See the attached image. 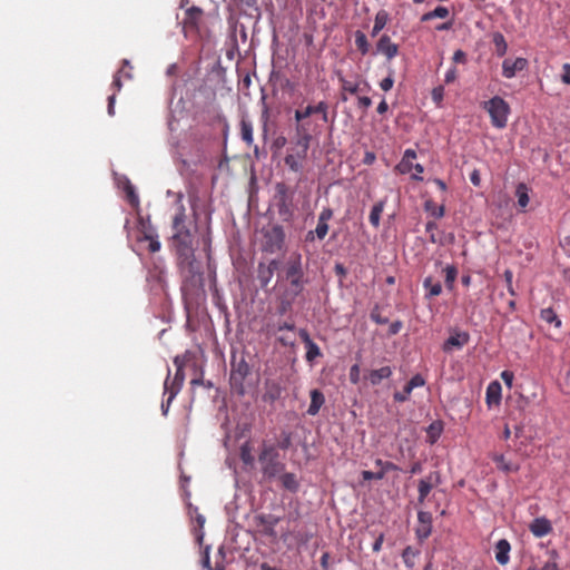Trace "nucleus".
<instances>
[{
    "label": "nucleus",
    "mask_w": 570,
    "mask_h": 570,
    "mask_svg": "<svg viewBox=\"0 0 570 570\" xmlns=\"http://www.w3.org/2000/svg\"><path fill=\"white\" fill-rule=\"evenodd\" d=\"M186 210L184 205H179L174 219V240L180 261V268L185 276L184 288L187 286H202L203 274L195 261L193 252V235L186 226Z\"/></svg>",
    "instance_id": "nucleus-1"
},
{
    "label": "nucleus",
    "mask_w": 570,
    "mask_h": 570,
    "mask_svg": "<svg viewBox=\"0 0 570 570\" xmlns=\"http://www.w3.org/2000/svg\"><path fill=\"white\" fill-rule=\"evenodd\" d=\"M258 463L263 476L267 480L276 479L286 468L285 463L281 460L277 446L268 440H263L261 443Z\"/></svg>",
    "instance_id": "nucleus-2"
},
{
    "label": "nucleus",
    "mask_w": 570,
    "mask_h": 570,
    "mask_svg": "<svg viewBox=\"0 0 570 570\" xmlns=\"http://www.w3.org/2000/svg\"><path fill=\"white\" fill-rule=\"evenodd\" d=\"M296 135L298 150L295 154L286 155L284 158L285 165L295 173L302 169V160L306 158L312 141V135L305 124L296 126Z\"/></svg>",
    "instance_id": "nucleus-3"
},
{
    "label": "nucleus",
    "mask_w": 570,
    "mask_h": 570,
    "mask_svg": "<svg viewBox=\"0 0 570 570\" xmlns=\"http://www.w3.org/2000/svg\"><path fill=\"white\" fill-rule=\"evenodd\" d=\"M274 202L279 218L283 222H291L294 215L293 191L285 183L279 181L275 185Z\"/></svg>",
    "instance_id": "nucleus-4"
},
{
    "label": "nucleus",
    "mask_w": 570,
    "mask_h": 570,
    "mask_svg": "<svg viewBox=\"0 0 570 570\" xmlns=\"http://www.w3.org/2000/svg\"><path fill=\"white\" fill-rule=\"evenodd\" d=\"M482 107L488 111L493 127L502 129L507 126L510 106L503 98L495 96L488 101H483Z\"/></svg>",
    "instance_id": "nucleus-5"
},
{
    "label": "nucleus",
    "mask_w": 570,
    "mask_h": 570,
    "mask_svg": "<svg viewBox=\"0 0 570 570\" xmlns=\"http://www.w3.org/2000/svg\"><path fill=\"white\" fill-rule=\"evenodd\" d=\"M250 373L248 363L242 357L239 361H232L229 375L230 389L234 393L243 396L246 393L245 380Z\"/></svg>",
    "instance_id": "nucleus-6"
},
{
    "label": "nucleus",
    "mask_w": 570,
    "mask_h": 570,
    "mask_svg": "<svg viewBox=\"0 0 570 570\" xmlns=\"http://www.w3.org/2000/svg\"><path fill=\"white\" fill-rule=\"evenodd\" d=\"M314 114H320L324 122L328 121V105L326 101H320L317 105L312 106L308 105L305 108L296 109L294 114V118L297 121V125L305 124L309 129V124L305 121L308 117Z\"/></svg>",
    "instance_id": "nucleus-7"
},
{
    "label": "nucleus",
    "mask_w": 570,
    "mask_h": 570,
    "mask_svg": "<svg viewBox=\"0 0 570 570\" xmlns=\"http://www.w3.org/2000/svg\"><path fill=\"white\" fill-rule=\"evenodd\" d=\"M264 249L269 253L279 252L285 242V233L282 226L275 225L264 235Z\"/></svg>",
    "instance_id": "nucleus-8"
},
{
    "label": "nucleus",
    "mask_w": 570,
    "mask_h": 570,
    "mask_svg": "<svg viewBox=\"0 0 570 570\" xmlns=\"http://www.w3.org/2000/svg\"><path fill=\"white\" fill-rule=\"evenodd\" d=\"M279 518L274 514H257L254 517V523L261 529V532L269 538L275 539L277 533L275 531L276 524L279 522Z\"/></svg>",
    "instance_id": "nucleus-9"
},
{
    "label": "nucleus",
    "mask_w": 570,
    "mask_h": 570,
    "mask_svg": "<svg viewBox=\"0 0 570 570\" xmlns=\"http://www.w3.org/2000/svg\"><path fill=\"white\" fill-rule=\"evenodd\" d=\"M286 279L304 278V271L302 264V255L293 253L286 261L284 266Z\"/></svg>",
    "instance_id": "nucleus-10"
},
{
    "label": "nucleus",
    "mask_w": 570,
    "mask_h": 570,
    "mask_svg": "<svg viewBox=\"0 0 570 570\" xmlns=\"http://www.w3.org/2000/svg\"><path fill=\"white\" fill-rule=\"evenodd\" d=\"M529 62L525 58L518 57L515 59L507 58L502 62V76L507 79L515 77L518 72L525 70Z\"/></svg>",
    "instance_id": "nucleus-11"
},
{
    "label": "nucleus",
    "mask_w": 570,
    "mask_h": 570,
    "mask_svg": "<svg viewBox=\"0 0 570 570\" xmlns=\"http://www.w3.org/2000/svg\"><path fill=\"white\" fill-rule=\"evenodd\" d=\"M277 267H278V262L276 259H272L268 264H265V263L258 264L257 279H258L262 288H265L269 284Z\"/></svg>",
    "instance_id": "nucleus-12"
},
{
    "label": "nucleus",
    "mask_w": 570,
    "mask_h": 570,
    "mask_svg": "<svg viewBox=\"0 0 570 570\" xmlns=\"http://www.w3.org/2000/svg\"><path fill=\"white\" fill-rule=\"evenodd\" d=\"M470 336L466 332H455L444 342L443 351L450 353L453 350H461L465 344H468Z\"/></svg>",
    "instance_id": "nucleus-13"
},
{
    "label": "nucleus",
    "mask_w": 570,
    "mask_h": 570,
    "mask_svg": "<svg viewBox=\"0 0 570 570\" xmlns=\"http://www.w3.org/2000/svg\"><path fill=\"white\" fill-rule=\"evenodd\" d=\"M376 49L380 53L386 56L387 59H393L399 53V46L392 42L387 35H383L379 39Z\"/></svg>",
    "instance_id": "nucleus-14"
},
{
    "label": "nucleus",
    "mask_w": 570,
    "mask_h": 570,
    "mask_svg": "<svg viewBox=\"0 0 570 570\" xmlns=\"http://www.w3.org/2000/svg\"><path fill=\"white\" fill-rule=\"evenodd\" d=\"M202 14L203 10L198 7H191L187 9L186 17L184 19V30L186 32L197 30Z\"/></svg>",
    "instance_id": "nucleus-15"
},
{
    "label": "nucleus",
    "mask_w": 570,
    "mask_h": 570,
    "mask_svg": "<svg viewBox=\"0 0 570 570\" xmlns=\"http://www.w3.org/2000/svg\"><path fill=\"white\" fill-rule=\"evenodd\" d=\"M433 480L436 482L440 480V475L438 472L430 473L428 476L421 479L419 481V502L423 503L434 487Z\"/></svg>",
    "instance_id": "nucleus-16"
},
{
    "label": "nucleus",
    "mask_w": 570,
    "mask_h": 570,
    "mask_svg": "<svg viewBox=\"0 0 570 570\" xmlns=\"http://www.w3.org/2000/svg\"><path fill=\"white\" fill-rule=\"evenodd\" d=\"M529 529L534 537L542 538L552 531V525L546 518H535L530 523Z\"/></svg>",
    "instance_id": "nucleus-17"
},
{
    "label": "nucleus",
    "mask_w": 570,
    "mask_h": 570,
    "mask_svg": "<svg viewBox=\"0 0 570 570\" xmlns=\"http://www.w3.org/2000/svg\"><path fill=\"white\" fill-rule=\"evenodd\" d=\"M393 374L391 366H382L377 370H371L364 376L373 386L379 385L383 380L390 379Z\"/></svg>",
    "instance_id": "nucleus-18"
},
{
    "label": "nucleus",
    "mask_w": 570,
    "mask_h": 570,
    "mask_svg": "<svg viewBox=\"0 0 570 570\" xmlns=\"http://www.w3.org/2000/svg\"><path fill=\"white\" fill-rule=\"evenodd\" d=\"M502 387L498 381L491 382L485 392V401L489 407L499 405L501 402Z\"/></svg>",
    "instance_id": "nucleus-19"
},
{
    "label": "nucleus",
    "mask_w": 570,
    "mask_h": 570,
    "mask_svg": "<svg viewBox=\"0 0 570 570\" xmlns=\"http://www.w3.org/2000/svg\"><path fill=\"white\" fill-rule=\"evenodd\" d=\"M417 519L420 522V527L416 529V534L420 539H426L432 531V517L429 512L420 511L417 513Z\"/></svg>",
    "instance_id": "nucleus-20"
},
{
    "label": "nucleus",
    "mask_w": 570,
    "mask_h": 570,
    "mask_svg": "<svg viewBox=\"0 0 570 570\" xmlns=\"http://www.w3.org/2000/svg\"><path fill=\"white\" fill-rule=\"evenodd\" d=\"M282 387L275 381H267L265 383V391L263 393V401L267 403H274L276 400L281 397Z\"/></svg>",
    "instance_id": "nucleus-21"
},
{
    "label": "nucleus",
    "mask_w": 570,
    "mask_h": 570,
    "mask_svg": "<svg viewBox=\"0 0 570 570\" xmlns=\"http://www.w3.org/2000/svg\"><path fill=\"white\" fill-rule=\"evenodd\" d=\"M510 550H511V546L509 543L508 540L505 539H501L497 542L495 544V560L498 561V563L504 566L509 562L510 560Z\"/></svg>",
    "instance_id": "nucleus-22"
},
{
    "label": "nucleus",
    "mask_w": 570,
    "mask_h": 570,
    "mask_svg": "<svg viewBox=\"0 0 570 570\" xmlns=\"http://www.w3.org/2000/svg\"><path fill=\"white\" fill-rule=\"evenodd\" d=\"M276 478L279 480L282 487L285 490L293 492V493L298 491L299 482L294 473L284 471V472L279 473V475H277Z\"/></svg>",
    "instance_id": "nucleus-23"
},
{
    "label": "nucleus",
    "mask_w": 570,
    "mask_h": 570,
    "mask_svg": "<svg viewBox=\"0 0 570 570\" xmlns=\"http://www.w3.org/2000/svg\"><path fill=\"white\" fill-rule=\"evenodd\" d=\"M309 395H311V403L307 409V414L314 416L320 412L321 407L325 403V397H324V394L317 389L312 390Z\"/></svg>",
    "instance_id": "nucleus-24"
},
{
    "label": "nucleus",
    "mask_w": 570,
    "mask_h": 570,
    "mask_svg": "<svg viewBox=\"0 0 570 570\" xmlns=\"http://www.w3.org/2000/svg\"><path fill=\"white\" fill-rule=\"evenodd\" d=\"M239 126H240V137H242V140L244 142H246V145H248V146L253 145V142H254V134H253L254 129H253L252 121L248 118L243 117L240 119Z\"/></svg>",
    "instance_id": "nucleus-25"
},
{
    "label": "nucleus",
    "mask_w": 570,
    "mask_h": 570,
    "mask_svg": "<svg viewBox=\"0 0 570 570\" xmlns=\"http://www.w3.org/2000/svg\"><path fill=\"white\" fill-rule=\"evenodd\" d=\"M287 281L289 282V287L285 291L284 294L296 298L304 291L306 281L305 278H293Z\"/></svg>",
    "instance_id": "nucleus-26"
},
{
    "label": "nucleus",
    "mask_w": 570,
    "mask_h": 570,
    "mask_svg": "<svg viewBox=\"0 0 570 570\" xmlns=\"http://www.w3.org/2000/svg\"><path fill=\"white\" fill-rule=\"evenodd\" d=\"M239 458L240 461L246 466H253L255 463V458L253 455V449L249 442H245L239 448Z\"/></svg>",
    "instance_id": "nucleus-27"
},
{
    "label": "nucleus",
    "mask_w": 570,
    "mask_h": 570,
    "mask_svg": "<svg viewBox=\"0 0 570 570\" xmlns=\"http://www.w3.org/2000/svg\"><path fill=\"white\" fill-rule=\"evenodd\" d=\"M338 80L341 83V88L344 92H347L350 95H357L360 91L363 90V88H361L362 81H358V80L352 81L342 76L338 78Z\"/></svg>",
    "instance_id": "nucleus-28"
},
{
    "label": "nucleus",
    "mask_w": 570,
    "mask_h": 570,
    "mask_svg": "<svg viewBox=\"0 0 570 570\" xmlns=\"http://www.w3.org/2000/svg\"><path fill=\"white\" fill-rule=\"evenodd\" d=\"M385 207V200H379L371 209L368 219L373 227L377 228L381 222V215Z\"/></svg>",
    "instance_id": "nucleus-29"
},
{
    "label": "nucleus",
    "mask_w": 570,
    "mask_h": 570,
    "mask_svg": "<svg viewBox=\"0 0 570 570\" xmlns=\"http://www.w3.org/2000/svg\"><path fill=\"white\" fill-rule=\"evenodd\" d=\"M168 374H170V372H168ZM168 381H169V375H167V379H166V381L164 383L165 394L168 393L167 401L161 403V411H163L164 415H166L168 413L170 403L176 397V395L179 393V389H169V382Z\"/></svg>",
    "instance_id": "nucleus-30"
},
{
    "label": "nucleus",
    "mask_w": 570,
    "mask_h": 570,
    "mask_svg": "<svg viewBox=\"0 0 570 570\" xmlns=\"http://www.w3.org/2000/svg\"><path fill=\"white\" fill-rule=\"evenodd\" d=\"M492 460L497 464V468L505 473L515 472L519 470V466L508 462L503 454H494Z\"/></svg>",
    "instance_id": "nucleus-31"
},
{
    "label": "nucleus",
    "mask_w": 570,
    "mask_h": 570,
    "mask_svg": "<svg viewBox=\"0 0 570 570\" xmlns=\"http://www.w3.org/2000/svg\"><path fill=\"white\" fill-rule=\"evenodd\" d=\"M540 317L547 324L553 325L556 328H560L561 320L558 317L557 313L551 308H543L540 312Z\"/></svg>",
    "instance_id": "nucleus-32"
},
{
    "label": "nucleus",
    "mask_w": 570,
    "mask_h": 570,
    "mask_svg": "<svg viewBox=\"0 0 570 570\" xmlns=\"http://www.w3.org/2000/svg\"><path fill=\"white\" fill-rule=\"evenodd\" d=\"M327 233H328V224L317 220V226H316L315 230H309L306 234V240L313 242L315 237H317L318 239L322 240L325 238Z\"/></svg>",
    "instance_id": "nucleus-33"
},
{
    "label": "nucleus",
    "mask_w": 570,
    "mask_h": 570,
    "mask_svg": "<svg viewBox=\"0 0 570 570\" xmlns=\"http://www.w3.org/2000/svg\"><path fill=\"white\" fill-rule=\"evenodd\" d=\"M515 196L518 198V205L521 208V210H524L525 207L529 205L530 198H529V189L525 184H519L515 189Z\"/></svg>",
    "instance_id": "nucleus-34"
},
{
    "label": "nucleus",
    "mask_w": 570,
    "mask_h": 570,
    "mask_svg": "<svg viewBox=\"0 0 570 570\" xmlns=\"http://www.w3.org/2000/svg\"><path fill=\"white\" fill-rule=\"evenodd\" d=\"M495 53L499 57H503L508 51V43L505 41L504 36L501 32H495L492 38Z\"/></svg>",
    "instance_id": "nucleus-35"
},
{
    "label": "nucleus",
    "mask_w": 570,
    "mask_h": 570,
    "mask_svg": "<svg viewBox=\"0 0 570 570\" xmlns=\"http://www.w3.org/2000/svg\"><path fill=\"white\" fill-rule=\"evenodd\" d=\"M387 21L389 13L385 10H380L375 16L372 36H376L386 26Z\"/></svg>",
    "instance_id": "nucleus-36"
},
{
    "label": "nucleus",
    "mask_w": 570,
    "mask_h": 570,
    "mask_svg": "<svg viewBox=\"0 0 570 570\" xmlns=\"http://www.w3.org/2000/svg\"><path fill=\"white\" fill-rule=\"evenodd\" d=\"M296 298L291 297L288 295L283 294L279 298V303L277 305V313L279 315H285L292 309V306L294 304Z\"/></svg>",
    "instance_id": "nucleus-37"
},
{
    "label": "nucleus",
    "mask_w": 570,
    "mask_h": 570,
    "mask_svg": "<svg viewBox=\"0 0 570 570\" xmlns=\"http://www.w3.org/2000/svg\"><path fill=\"white\" fill-rule=\"evenodd\" d=\"M449 16V10L445 7H436L434 10L426 12L422 16V21H430L434 18L444 19Z\"/></svg>",
    "instance_id": "nucleus-38"
},
{
    "label": "nucleus",
    "mask_w": 570,
    "mask_h": 570,
    "mask_svg": "<svg viewBox=\"0 0 570 570\" xmlns=\"http://www.w3.org/2000/svg\"><path fill=\"white\" fill-rule=\"evenodd\" d=\"M355 46L363 56L366 55L370 50L367 38L362 31L355 32Z\"/></svg>",
    "instance_id": "nucleus-39"
},
{
    "label": "nucleus",
    "mask_w": 570,
    "mask_h": 570,
    "mask_svg": "<svg viewBox=\"0 0 570 570\" xmlns=\"http://www.w3.org/2000/svg\"><path fill=\"white\" fill-rule=\"evenodd\" d=\"M424 208L426 212L431 213L435 218L443 217L445 213V208L443 205L438 206L432 200H426L424 204Z\"/></svg>",
    "instance_id": "nucleus-40"
},
{
    "label": "nucleus",
    "mask_w": 570,
    "mask_h": 570,
    "mask_svg": "<svg viewBox=\"0 0 570 570\" xmlns=\"http://www.w3.org/2000/svg\"><path fill=\"white\" fill-rule=\"evenodd\" d=\"M305 348H306L305 358L309 363H313L315 361V358L322 356L321 348L318 347V345L315 342L308 344L307 346H305Z\"/></svg>",
    "instance_id": "nucleus-41"
},
{
    "label": "nucleus",
    "mask_w": 570,
    "mask_h": 570,
    "mask_svg": "<svg viewBox=\"0 0 570 570\" xmlns=\"http://www.w3.org/2000/svg\"><path fill=\"white\" fill-rule=\"evenodd\" d=\"M419 552L414 550L412 547H406L402 552V559L406 567L412 568L414 566V560Z\"/></svg>",
    "instance_id": "nucleus-42"
},
{
    "label": "nucleus",
    "mask_w": 570,
    "mask_h": 570,
    "mask_svg": "<svg viewBox=\"0 0 570 570\" xmlns=\"http://www.w3.org/2000/svg\"><path fill=\"white\" fill-rule=\"evenodd\" d=\"M442 432V424L440 422H433L428 429V436L430 443H435L440 438Z\"/></svg>",
    "instance_id": "nucleus-43"
},
{
    "label": "nucleus",
    "mask_w": 570,
    "mask_h": 570,
    "mask_svg": "<svg viewBox=\"0 0 570 570\" xmlns=\"http://www.w3.org/2000/svg\"><path fill=\"white\" fill-rule=\"evenodd\" d=\"M424 287L429 289L430 296H438L442 292V286L439 282L434 283L432 277H426L423 283Z\"/></svg>",
    "instance_id": "nucleus-44"
},
{
    "label": "nucleus",
    "mask_w": 570,
    "mask_h": 570,
    "mask_svg": "<svg viewBox=\"0 0 570 570\" xmlns=\"http://www.w3.org/2000/svg\"><path fill=\"white\" fill-rule=\"evenodd\" d=\"M444 273H445V285H446L448 288L451 289L453 287L454 282H455V278L458 276V269L453 265H448L444 268Z\"/></svg>",
    "instance_id": "nucleus-45"
},
{
    "label": "nucleus",
    "mask_w": 570,
    "mask_h": 570,
    "mask_svg": "<svg viewBox=\"0 0 570 570\" xmlns=\"http://www.w3.org/2000/svg\"><path fill=\"white\" fill-rule=\"evenodd\" d=\"M275 445L277 446V450H288L292 445V433L291 432H287V431H283L281 433V439L278 440L277 443H275Z\"/></svg>",
    "instance_id": "nucleus-46"
},
{
    "label": "nucleus",
    "mask_w": 570,
    "mask_h": 570,
    "mask_svg": "<svg viewBox=\"0 0 570 570\" xmlns=\"http://www.w3.org/2000/svg\"><path fill=\"white\" fill-rule=\"evenodd\" d=\"M406 392L409 390H414L415 387H421L425 385V380L421 374H415L406 384Z\"/></svg>",
    "instance_id": "nucleus-47"
},
{
    "label": "nucleus",
    "mask_w": 570,
    "mask_h": 570,
    "mask_svg": "<svg viewBox=\"0 0 570 570\" xmlns=\"http://www.w3.org/2000/svg\"><path fill=\"white\" fill-rule=\"evenodd\" d=\"M185 380L184 370L177 368L173 383L169 385V389H181Z\"/></svg>",
    "instance_id": "nucleus-48"
},
{
    "label": "nucleus",
    "mask_w": 570,
    "mask_h": 570,
    "mask_svg": "<svg viewBox=\"0 0 570 570\" xmlns=\"http://www.w3.org/2000/svg\"><path fill=\"white\" fill-rule=\"evenodd\" d=\"M431 95H432L433 101L438 106H440L441 102L443 101V97H444V87L443 86H438V87L433 88Z\"/></svg>",
    "instance_id": "nucleus-49"
},
{
    "label": "nucleus",
    "mask_w": 570,
    "mask_h": 570,
    "mask_svg": "<svg viewBox=\"0 0 570 570\" xmlns=\"http://www.w3.org/2000/svg\"><path fill=\"white\" fill-rule=\"evenodd\" d=\"M360 373H361V368H360L358 364H354L351 366L350 372H348V379H350L351 383L357 384L360 382Z\"/></svg>",
    "instance_id": "nucleus-50"
},
{
    "label": "nucleus",
    "mask_w": 570,
    "mask_h": 570,
    "mask_svg": "<svg viewBox=\"0 0 570 570\" xmlns=\"http://www.w3.org/2000/svg\"><path fill=\"white\" fill-rule=\"evenodd\" d=\"M411 393H412V390H409V391L406 392V385H405V386L403 387V391H401V392H399V391H397V392H395V393L393 394V399H394V401H395V402H397V403H403V402H405V401H407V400H409V397H410Z\"/></svg>",
    "instance_id": "nucleus-51"
},
{
    "label": "nucleus",
    "mask_w": 570,
    "mask_h": 570,
    "mask_svg": "<svg viewBox=\"0 0 570 570\" xmlns=\"http://www.w3.org/2000/svg\"><path fill=\"white\" fill-rule=\"evenodd\" d=\"M413 167L414 165L411 160L402 158V160L396 166V170L401 174H407Z\"/></svg>",
    "instance_id": "nucleus-52"
},
{
    "label": "nucleus",
    "mask_w": 570,
    "mask_h": 570,
    "mask_svg": "<svg viewBox=\"0 0 570 570\" xmlns=\"http://www.w3.org/2000/svg\"><path fill=\"white\" fill-rule=\"evenodd\" d=\"M362 478L365 481L381 480L384 478V472H372V471L365 470L362 472Z\"/></svg>",
    "instance_id": "nucleus-53"
},
{
    "label": "nucleus",
    "mask_w": 570,
    "mask_h": 570,
    "mask_svg": "<svg viewBox=\"0 0 570 570\" xmlns=\"http://www.w3.org/2000/svg\"><path fill=\"white\" fill-rule=\"evenodd\" d=\"M500 377L502 379V381L504 382V384L511 389L512 387V384H513V380H514V374L513 372L509 371V370H504L501 372L500 374Z\"/></svg>",
    "instance_id": "nucleus-54"
},
{
    "label": "nucleus",
    "mask_w": 570,
    "mask_h": 570,
    "mask_svg": "<svg viewBox=\"0 0 570 570\" xmlns=\"http://www.w3.org/2000/svg\"><path fill=\"white\" fill-rule=\"evenodd\" d=\"M394 79L392 75H389L386 78L382 79L380 82V88L383 91H390L393 88Z\"/></svg>",
    "instance_id": "nucleus-55"
},
{
    "label": "nucleus",
    "mask_w": 570,
    "mask_h": 570,
    "mask_svg": "<svg viewBox=\"0 0 570 570\" xmlns=\"http://www.w3.org/2000/svg\"><path fill=\"white\" fill-rule=\"evenodd\" d=\"M371 320L376 324H386L389 322L386 317L381 316L377 306L371 312Z\"/></svg>",
    "instance_id": "nucleus-56"
},
{
    "label": "nucleus",
    "mask_w": 570,
    "mask_h": 570,
    "mask_svg": "<svg viewBox=\"0 0 570 570\" xmlns=\"http://www.w3.org/2000/svg\"><path fill=\"white\" fill-rule=\"evenodd\" d=\"M125 190L127 193V197H128L129 202L131 204H137L138 203V197H137V195L135 193L134 186L130 183H128V185L126 186Z\"/></svg>",
    "instance_id": "nucleus-57"
},
{
    "label": "nucleus",
    "mask_w": 570,
    "mask_h": 570,
    "mask_svg": "<svg viewBox=\"0 0 570 570\" xmlns=\"http://www.w3.org/2000/svg\"><path fill=\"white\" fill-rule=\"evenodd\" d=\"M333 217V210L328 207L323 208V210L318 215V220L322 223H327Z\"/></svg>",
    "instance_id": "nucleus-58"
},
{
    "label": "nucleus",
    "mask_w": 570,
    "mask_h": 570,
    "mask_svg": "<svg viewBox=\"0 0 570 570\" xmlns=\"http://www.w3.org/2000/svg\"><path fill=\"white\" fill-rule=\"evenodd\" d=\"M371 105H372V100L370 97H367V96H358L357 97L358 108L366 110L368 107H371Z\"/></svg>",
    "instance_id": "nucleus-59"
},
{
    "label": "nucleus",
    "mask_w": 570,
    "mask_h": 570,
    "mask_svg": "<svg viewBox=\"0 0 570 570\" xmlns=\"http://www.w3.org/2000/svg\"><path fill=\"white\" fill-rule=\"evenodd\" d=\"M438 228V225L435 222H428L426 225H425V230L426 233L430 234V240L432 243H435L436 239H435V235H434V230Z\"/></svg>",
    "instance_id": "nucleus-60"
},
{
    "label": "nucleus",
    "mask_w": 570,
    "mask_h": 570,
    "mask_svg": "<svg viewBox=\"0 0 570 570\" xmlns=\"http://www.w3.org/2000/svg\"><path fill=\"white\" fill-rule=\"evenodd\" d=\"M145 238L149 240V250L151 253H156L160 249V243L156 238L149 235H146Z\"/></svg>",
    "instance_id": "nucleus-61"
},
{
    "label": "nucleus",
    "mask_w": 570,
    "mask_h": 570,
    "mask_svg": "<svg viewBox=\"0 0 570 570\" xmlns=\"http://www.w3.org/2000/svg\"><path fill=\"white\" fill-rule=\"evenodd\" d=\"M452 59L455 63H464L466 61V55L463 50L459 49L454 52Z\"/></svg>",
    "instance_id": "nucleus-62"
},
{
    "label": "nucleus",
    "mask_w": 570,
    "mask_h": 570,
    "mask_svg": "<svg viewBox=\"0 0 570 570\" xmlns=\"http://www.w3.org/2000/svg\"><path fill=\"white\" fill-rule=\"evenodd\" d=\"M456 77H458L456 68L452 67L446 71L444 81H445V83H451L456 79Z\"/></svg>",
    "instance_id": "nucleus-63"
},
{
    "label": "nucleus",
    "mask_w": 570,
    "mask_h": 570,
    "mask_svg": "<svg viewBox=\"0 0 570 570\" xmlns=\"http://www.w3.org/2000/svg\"><path fill=\"white\" fill-rule=\"evenodd\" d=\"M562 71H563V73L561 76L562 82L570 85V63H564L562 66Z\"/></svg>",
    "instance_id": "nucleus-64"
}]
</instances>
